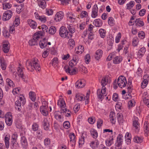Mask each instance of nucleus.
<instances>
[{"label": "nucleus", "instance_id": "ddd939ff", "mask_svg": "<svg viewBox=\"0 0 149 149\" xmlns=\"http://www.w3.org/2000/svg\"><path fill=\"white\" fill-rule=\"evenodd\" d=\"M97 95L99 99L101 100L103 99L104 96H105L107 95L106 89H104V91L102 88L101 90L98 89L97 91Z\"/></svg>", "mask_w": 149, "mask_h": 149}, {"label": "nucleus", "instance_id": "39448f33", "mask_svg": "<svg viewBox=\"0 0 149 149\" xmlns=\"http://www.w3.org/2000/svg\"><path fill=\"white\" fill-rule=\"evenodd\" d=\"M59 34L63 38H71L72 36V34H70L69 32L68 31L66 28L63 26L61 27L60 29Z\"/></svg>", "mask_w": 149, "mask_h": 149}, {"label": "nucleus", "instance_id": "603ef678", "mask_svg": "<svg viewBox=\"0 0 149 149\" xmlns=\"http://www.w3.org/2000/svg\"><path fill=\"white\" fill-rule=\"evenodd\" d=\"M77 59H73L69 62V64L71 67L75 65L77 63Z\"/></svg>", "mask_w": 149, "mask_h": 149}, {"label": "nucleus", "instance_id": "1a4fd4ad", "mask_svg": "<svg viewBox=\"0 0 149 149\" xmlns=\"http://www.w3.org/2000/svg\"><path fill=\"white\" fill-rule=\"evenodd\" d=\"M5 122L7 125L10 126L13 123V116L10 112L7 113L5 116Z\"/></svg>", "mask_w": 149, "mask_h": 149}, {"label": "nucleus", "instance_id": "a18cd8bd", "mask_svg": "<svg viewBox=\"0 0 149 149\" xmlns=\"http://www.w3.org/2000/svg\"><path fill=\"white\" fill-rule=\"evenodd\" d=\"M54 117L55 118L60 122H62L63 121V117L58 113H56Z\"/></svg>", "mask_w": 149, "mask_h": 149}, {"label": "nucleus", "instance_id": "5701e85b", "mask_svg": "<svg viewBox=\"0 0 149 149\" xmlns=\"http://www.w3.org/2000/svg\"><path fill=\"white\" fill-rule=\"evenodd\" d=\"M85 86L84 81L82 80H78L75 83V86L77 88H82Z\"/></svg>", "mask_w": 149, "mask_h": 149}, {"label": "nucleus", "instance_id": "cd10ccee", "mask_svg": "<svg viewBox=\"0 0 149 149\" xmlns=\"http://www.w3.org/2000/svg\"><path fill=\"white\" fill-rule=\"evenodd\" d=\"M20 143L23 148H26L28 143L27 140L25 137L22 136L21 137Z\"/></svg>", "mask_w": 149, "mask_h": 149}, {"label": "nucleus", "instance_id": "2f4dec72", "mask_svg": "<svg viewBox=\"0 0 149 149\" xmlns=\"http://www.w3.org/2000/svg\"><path fill=\"white\" fill-rule=\"evenodd\" d=\"M123 139V136L121 134H119L117 138V145L119 146L122 144Z\"/></svg>", "mask_w": 149, "mask_h": 149}, {"label": "nucleus", "instance_id": "4468645a", "mask_svg": "<svg viewBox=\"0 0 149 149\" xmlns=\"http://www.w3.org/2000/svg\"><path fill=\"white\" fill-rule=\"evenodd\" d=\"M2 50L5 53H8L10 49V45L8 41L5 40L3 42Z\"/></svg>", "mask_w": 149, "mask_h": 149}, {"label": "nucleus", "instance_id": "49530a36", "mask_svg": "<svg viewBox=\"0 0 149 149\" xmlns=\"http://www.w3.org/2000/svg\"><path fill=\"white\" fill-rule=\"evenodd\" d=\"M113 138H110L107 139L105 141V143L107 146H111L113 143Z\"/></svg>", "mask_w": 149, "mask_h": 149}, {"label": "nucleus", "instance_id": "c9c22d12", "mask_svg": "<svg viewBox=\"0 0 149 149\" xmlns=\"http://www.w3.org/2000/svg\"><path fill=\"white\" fill-rule=\"evenodd\" d=\"M146 51V49L144 47L141 48L139 51L138 56L139 58H141L144 55Z\"/></svg>", "mask_w": 149, "mask_h": 149}, {"label": "nucleus", "instance_id": "e433bc0d", "mask_svg": "<svg viewBox=\"0 0 149 149\" xmlns=\"http://www.w3.org/2000/svg\"><path fill=\"white\" fill-rule=\"evenodd\" d=\"M133 141L136 143H141L143 141V138L142 137L136 136L133 138Z\"/></svg>", "mask_w": 149, "mask_h": 149}, {"label": "nucleus", "instance_id": "2eb2a0df", "mask_svg": "<svg viewBox=\"0 0 149 149\" xmlns=\"http://www.w3.org/2000/svg\"><path fill=\"white\" fill-rule=\"evenodd\" d=\"M87 137L86 133L83 132L81 134V137L79 138V144L80 147H81L82 145L84 144L85 142V139Z\"/></svg>", "mask_w": 149, "mask_h": 149}, {"label": "nucleus", "instance_id": "5fc2aeb1", "mask_svg": "<svg viewBox=\"0 0 149 149\" xmlns=\"http://www.w3.org/2000/svg\"><path fill=\"white\" fill-rule=\"evenodd\" d=\"M69 137L70 139V141L73 143H74L76 141L75 136L74 133H71L69 134Z\"/></svg>", "mask_w": 149, "mask_h": 149}, {"label": "nucleus", "instance_id": "7ed1b4c3", "mask_svg": "<svg viewBox=\"0 0 149 149\" xmlns=\"http://www.w3.org/2000/svg\"><path fill=\"white\" fill-rule=\"evenodd\" d=\"M117 83L119 87L123 88L125 87L127 84V81L126 78L124 76H121L118 77V80H115L113 83L114 88L116 86Z\"/></svg>", "mask_w": 149, "mask_h": 149}, {"label": "nucleus", "instance_id": "69168bd1", "mask_svg": "<svg viewBox=\"0 0 149 149\" xmlns=\"http://www.w3.org/2000/svg\"><path fill=\"white\" fill-rule=\"evenodd\" d=\"M54 13L53 10L51 8H47L46 9L45 14L48 15H52Z\"/></svg>", "mask_w": 149, "mask_h": 149}, {"label": "nucleus", "instance_id": "052dcab7", "mask_svg": "<svg viewBox=\"0 0 149 149\" xmlns=\"http://www.w3.org/2000/svg\"><path fill=\"white\" fill-rule=\"evenodd\" d=\"M135 16H132L130 19V20L128 22V24L129 26H132L134 25L135 23Z\"/></svg>", "mask_w": 149, "mask_h": 149}, {"label": "nucleus", "instance_id": "a878e982", "mask_svg": "<svg viewBox=\"0 0 149 149\" xmlns=\"http://www.w3.org/2000/svg\"><path fill=\"white\" fill-rule=\"evenodd\" d=\"M90 146L93 149L97 148L99 145L98 141L96 140L94 141H92L89 144Z\"/></svg>", "mask_w": 149, "mask_h": 149}, {"label": "nucleus", "instance_id": "c85d7f7f", "mask_svg": "<svg viewBox=\"0 0 149 149\" xmlns=\"http://www.w3.org/2000/svg\"><path fill=\"white\" fill-rule=\"evenodd\" d=\"M67 28L69 31L70 34H72L74 33L75 31V28L74 26L72 24H67Z\"/></svg>", "mask_w": 149, "mask_h": 149}, {"label": "nucleus", "instance_id": "7c9ffc66", "mask_svg": "<svg viewBox=\"0 0 149 149\" xmlns=\"http://www.w3.org/2000/svg\"><path fill=\"white\" fill-rule=\"evenodd\" d=\"M37 2L40 7L44 9L46 6V3L45 0H37Z\"/></svg>", "mask_w": 149, "mask_h": 149}, {"label": "nucleus", "instance_id": "f8f14e48", "mask_svg": "<svg viewBox=\"0 0 149 149\" xmlns=\"http://www.w3.org/2000/svg\"><path fill=\"white\" fill-rule=\"evenodd\" d=\"M13 13L11 11L8 10L6 11L3 14L2 20L4 21L9 20L12 16Z\"/></svg>", "mask_w": 149, "mask_h": 149}, {"label": "nucleus", "instance_id": "a211bd4d", "mask_svg": "<svg viewBox=\"0 0 149 149\" xmlns=\"http://www.w3.org/2000/svg\"><path fill=\"white\" fill-rule=\"evenodd\" d=\"M108 81V77L107 76H105L103 77L100 81L101 85L102 86V88L103 90L104 89H106L105 86L107 84Z\"/></svg>", "mask_w": 149, "mask_h": 149}, {"label": "nucleus", "instance_id": "b1692460", "mask_svg": "<svg viewBox=\"0 0 149 149\" xmlns=\"http://www.w3.org/2000/svg\"><path fill=\"white\" fill-rule=\"evenodd\" d=\"M43 125L45 130H47L49 129V123L47 118H44L43 121Z\"/></svg>", "mask_w": 149, "mask_h": 149}, {"label": "nucleus", "instance_id": "13d9d810", "mask_svg": "<svg viewBox=\"0 0 149 149\" xmlns=\"http://www.w3.org/2000/svg\"><path fill=\"white\" fill-rule=\"evenodd\" d=\"M41 36L42 35L41 33L36 32L34 34L33 38L37 41V40L40 38Z\"/></svg>", "mask_w": 149, "mask_h": 149}, {"label": "nucleus", "instance_id": "6e6552de", "mask_svg": "<svg viewBox=\"0 0 149 149\" xmlns=\"http://www.w3.org/2000/svg\"><path fill=\"white\" fill-rule=\"evenodd\" d=\"M17 72H14L13 73V75H15L16 78L18 77H21L24 81H26L27 80L24 79V77L23 75V72L22 69L20 67L17 68Z\"/></svg>", "mask_w": 149, "mask_h": 149}, {"label": "nucleus", "instance_id": "864d4df0", "mask_svg": "<svg viewBox=\"0 0 149 149\" xmlns=\"http://www.w3.org/2000/svg\"><path fill=\"white\" fill-rule=\"evenodd\" d=\"M107 42L108 44L110 46H112L114 42V39L111 36L107 38Z\"/></svg>", "mask_w": 149, "mask_h": 149}, {"label": "nucleus", "instance_id": "58836bf2", "mask_svg": "<svg viewBox=\"0 0 149 149\" xmlns=\"http://www.w3.org/2000/svg\"><path fill=\"white\" fill-rule=\"evenodd\" d=\"M93 24L96 27H100L102 24V20L100 19H95L93 22Z\"/></svg>", "mask_w": 149, "mask_h": 149}, {"label": "nucleus", "instance_id": "4d7b16f0", "mask_svg": "<svg viewBox=\"0 0 149 149\" xmlns=\"http://www.w3.org/2000/svg\"><path fill=\"white\" fill-rule=\"evenodd\" d=\"M3 10H7L11 7L12 5L9 3H3Z\"/></svg>", "mask_w": 149, "mask_h": 149}, {"label": "nucleus", "instance_id": "37998d69", "mask_svg": "<svg viewBox=\"0 0 149 149\" xmlns=\"http://www.w3.org/2000/svg\"><path fill=\"white\" fill-rule=\"evenodd\" d=\"M99 33L100 37L102 38H104L106 36V31L103 29H100L99 30Z\"/></svg>", "mask_w": 149, "mask_h": 149}, {"label": "nucleus", "instance_id": "dca6fc26", "mask_svg": "<svg viewBox=\"0 0 149 149\" xmlns=\"http://www.w3.org/2000/svg\"><path fill=\"white\" fill-rule=\"evenodd\" d=\"M98 8L97 6V5L96 4H95L93 6L92 13L91 14V16L93 18H96L98 15Z\"/></svg>", "mask_w": 149, "mask_h": 149}, {"label": "nucleus", "instance_id": "774afa93", "mask_svg": "<svg viewBox=\"0 0 149 149\" xmlns=\"http://www.w3.org/2000/svg\"><path fill=\"white\" fill-rule=\"evenodd\" d=\"M142 72L141 69L140 68H138L135 74V76L137 77L141 76L142 74Z\"/></svg>", "mask_w": 149, "mask_h": 149}, {"label": "nucleus", "instance_id": "f257e3e1", "mask_svg": "<svg viewBox=\"0 0 149 149\" xmlns=\"http://www.w3.org/2000/svg\"><path fill=\"white\" fill-rule=\"evenodd\" d=\"M26 66L29 70L32 71L34 70L40 71L41 68L38 60L34 58L31 60H28L26 62Z\"/></svg>", "mask_w": 149, "mask_h": 149}, {"label": "nucleus", "instance_id": "f03ea898", "mask_svg": "<svg viewBox=\"0 0 149 149\" xmlns=\"http://www.w3.org/2000/svg\"><path fill=\"white\" fill-rule=\"evenodd\" d=\"M26 103V99L23 95H19L18 100L15 102V108L18 111L21 110L22 109L21 105H24Z\"/></svg>", "mask_w": 149, "mask_h": 149}, {"label": "nucleus", "instance_id": "9b49d317", "mask_svg": "<svg viewBox=\"0 0 149 149\" xmlns=\"http://www.w3.org/2000/svg\"><path fill=\"white\" fill-rule=\"evenodd\" d=\"M140 125L139 122V118L137 117H134L133 122V126L136 132H138L139 130Z\"/></svg>", "mask_w": 149, "mask_h": 149}, {"label": "nucleus", "instance_id": "20e7f679", "mask_svg": "<svg viewBox=\"0 0 149 149\" xmlns=\"http://www.w3.org/2000/svg\"><path fill=\"white\" fill-rule=\"evenodd\" d=\"M90 92L88 91L86 93V95L85 97L84 96V95L79 93L77 94L76 95V99L79 101H82L85 100V104H88L89 102V97Z\"/></svg>", "mask_w": 149, "mask_h": 149}, {"label": "nucleus", "instance_id": "aec40b11", "mask_svg": "<svg viewBox=\"0 0 149 149\" xmlns=\"http://www.w3.org/2000/svg\"><path fill=\"white\" fill-rule=\"evenodd\" d=\"M109 117L111 123L113 124H115L116 122V117L115 113L112 111H111L110 112Z\"/></svg>", "mask_w": 149, "mask_h": 149}, {"label": "nucleus", "instance_id": "bf43d9fd", "mask_svg": "<svg viewBox=\"0 0 149 149\" xmlns=\"http://www.w3.org/2000/svg\"><path fill=\"white\" fill-rule=\"evenodd\" d=\"M108 24L111 26H113L115 24V21L113 18L111 17L109 18L108 21Z\"/></svg>", "mask_w": 149, "mask_h": 149}, {"label": "nucleus", "instance_id": "e2e57ef3", "mask_svg": "<svg viewBox=\"0 0 149 149\" xmlns=\"http://www.w3.org/2000/svg\"><path fill=\"white\" fill-rule=\"evenodd\" d=\"M7 84L10 87H13L15 86V84L13 81L10 79H7L6 80Z\"/></svg>", "mask_w": 149, "mask_h": 149}, {"label": "nucleus", "instance_id": "ea45409f", "mask_svg": "<svg viewBox=\"0 0 149 149\" xmlns=\"http://www.w3.org/2000/svg\"><path fill=\"white\" fill-rule=\"evenodd\" d=\"M135 23L136 26H138L139 27H142L144 25L143 22L140 18L136 19L135 20Z\"/></svg>", "mask_w": 149, "mask_h": 149}, {"label": "nucleus", "instance_id": "09e8293b", "mask_svg": "<svg viewBox=\"0 0 149 149\" xmlns=\"http://www.w3.org/2000/svg\"><path fill=\"white\" fill-rule=\"evenodd\" d=\"M16 126L17 128L19 129H21L22 130L24 131L25 128H24L23 126L22 125L21 122L19 121H17L16 123Z\"/></svg>", "mask_w": 149, "mask_h": 149}, {"label": "nucleus", "instance_id": "680f3d73", "mask_svg": "<svg viewBox=\"0 0 149 149\" xmlns=\"http://www.w3.org/2000/svg\"><path fill=\"white\" fill-rule=\"evenodd\" d=\"M135 4L134 2L133 1H131L129 3L126 4L127 9H130L131 8L133 7Z\"/></svg>", "mask_w": 149, "mask_h": 149}, {"label": "nucleus", "instance_id": "c756f323", "mask_svg": "<svg viewBox=\"0 0 149 149\" xmlns=\"http://www.w3.org/2000/svg\"><path fill=\"white\" fill-rule=\"evenodd\" d=\"M47 39L44 38L40 40L39 42V45L42 49L45 48L47 46Z\"/></svg>", "mask_w": 149, "mask_h": 149}, {"label": "nucleus", "instance_id": "4be33fe9", "mask_svg": "<svg viewBox=\"0 0 149 149\" xmlns=\"http://www.w3.org/2000/svg\"><path fill=\"white\" fill-rule=\"evenodd\" d=\"M117 117L119 124L121 125H123L125 123L123 120V116L121 113H118L117 114Z\"/></svg>", "mask_w": 149, "mask_h": 149}, {"label": "nucleus", "instance_id": "6e6d98bb", "mask_svg": "<svg viewBox=\"0 0 149 149\" xmlns=\"http://www.w3.org/2000/svg\"><path fill=\"white\" fill-rule=\"evenodd\" d=\"M56 28L53 26H51L49 30V32L51 34H54L56 32Z\"/></svg>", "mask_w": 149, "mask_h": 149}, {"label": "nucleus", "instance_id": "473e14b6", "mask_svg": "<svg viewBox=\"0 0 149 149\" xmlns=\"http://www.w3.org/2000/svg\"><path fill=\"white\" fill-rule=\"evenodd\" d=\"M139 42V40L138 38L136 37H134L132 41V45L134 47H137Z\"/></svg>", "mask_w": 149, "mask_h": 149}, {"label": "nucleus", "instance_id": "bb28decb", "mask_svg": "<svg viewBox=\"0 0 149 149\" xmlns=\"http://www.w3.org/2000/svg\"><path fill=\"white\" fill-rule=\"evenodd\" d=\"M28 24L29 26L32 29H35L37 27V23L32 19H29L28 20Z\"/></svg>", "mask_w": 149, "mask_h": 149}, {"label": "nucleus", "instance_id": "f3484780", "mask_svg": "<svg viewBox=\"0 0 149 149\" xmlns=\"http://www.w3.org/2000/svg\"><path fill=\"white\" fill-rule=\"evenodd\" d=\"M64 15L62 11L57 12L55 16L54 20L56 22L60 21L63 18Z\"/></svg>", "mask_w": 149, "mask_h": 149}, {"label": "nucleus", "instance_id": "6ab92c4d", "mask_svg": "<svg viewBox=\"0 0 149 149\" xmlns=\"http://www.w3.org/2000/svg\"><path fill=\"white\" fill-rule=\"evenodd\" d=\"M103 51L101 49H98L96 51L94 55L96 60H99L102 57Z\"/></svg>", "mask_w": 149, "mask_h": 149}, {"label": "nucleus", "instance_id": "423d86ee", "mask_svg": "<svg viewBox=\"0 0 149 149\" xmlns=\"http://www.w3.org/2000/svg\"><path fill=\"white\" fill-rule=\"evenodd\" d=\"M67 17L68 23H72L76 21L77 16L74 13L70 12H68L67 13Z\"/></svg>", "mask_w": 149, "mask_h": 149}, {"label": "nucleus", "instance_id": "3c124183", "mask_svg": "<svg viewBox=\"0 0 149 149\" xmlns=\"http://www.w3.org/2000/svg\"><path fill=\"white\" fill-rule=\"evenodd\" d=\"M61 112L65 113L66 114L65 116L67 117H69L71 116V112L70 110L67 109H64L61 110Z\"/></svg>", "mask_w": 149, "mask_h": 149}, {"label": "nucleus", "instance_id": "8fccbe9b", "mask_svg": "<svg viewBox=\"0 0 149 149\" xmlns=\"http://www.w3.org/2000/svg\"><path fill=\"white\" fill-rule=\"evenodd\" d=\"M90 132L93 138L95 139L97 137L98 134L96 130L93 129H91Z\"/></svg>", "mask_w": 149, "mask_h": 149}, {"label": "nucleus", "instance_id": "412c9836", "mask_svg": "<svg viewBox=\"0 0 149 149\" xmlns=\"http://www.w3.org/2000/svg\"><path fill=\"white\" fill-rule=\"evenodd\" d=\"M10 137V136L9 135H7L6 134H5L3 136L6 147L7 148H8L9 147Z\"/></svg>", "mask_w": 149, "mask_h": 149}, {"label": "nucleus", "instance_id": "0e129e2a", "mask_svg": "<svg viewBox=\"0 0 149 149\" xmlns=\"http://www.w3.org/2000/svg\"><path fill=\"white\" fill-rule=\"evenodd\" d=\"M85 62L86 64H88L91 61L90 55L89 54H86L84 57Z\"/></svg>", "mask_w": 149, "mask_h": 149}, {"label": "nucleus", "instance_id": "393cba45", "mask_svg": "<svg viewBox=\"0 0 149 149\" xmlns=\"http://www.w3.org/2000/svg\"><path fill=\"white\" fill-rule=\"evenodd\" d=\"M84 48L83 46L80 45L75 48V52L76 54H80L84 52Z\"/></svg>", "mask_w": 149, "mask_h": 149}, {"label": "nucleus", "instance_id": "9d476101", "mask_svg": "<svg viewBox=\"0 0 149 149\" xmlns=\"http://www.w3.org/2000/svg\"><path fill=\"white\" fill-rule=\"evenodd\" d=\"M63 69L66 73L70 75L76 74L78 72L76 68H71L68 65H65Z\"/></svg>", "mask_w": 149, "mask_h": 149}, {"label": "nucleus", "instance_id": "4c0bfd02", "mask_svg": "<svg viewBox=\"0 0 149 149\" xmlns=\"http://www.w3.org/2000/svg\"><path fill=\"white\" fill-rule=\"evenodd\" d=\"M57 105L61 108H64L66 106V104L64 101L62 99H60L58 100Z\"/></svg>", "mask_w": 149, "mask_h": 149}, {"label": "nucleus", "instance_id": "c03bdc74", "mask_svg": "<svg viewBox=\"0 0 149 149\" xmlns=\"http://www.w3.org/2000/svg\"><path fill=\"white\" fill-rule=\"evenodd\" d=\"M29 97L32 101H34L36 99V94L35 93L32 91H31L29 93Z\"/></svg>", "mask_w": 149, "mask_h": 149}, {"label": "nucleus", "instance_id": "de8ad7c7", "mask_svg": "<svg viewBox=\"0 0 149 149\" xmlns=\"http://www.w3.org/2000/svg\"><path fill=\"white\" fill-rule=\"evenodd\" d=\"M58 63V59L56 57L54 58L51 61V63L54 67L56 66Z\"/></svg>", "mask_w": 149, "mask_h": 149}, {"label": "nucleus", "instance_id": "79ce46f5", "mask_svg": "<svg viewBox=\"0 0 149 149\" xmlns=\"http://www.w3.org/2000/svg\"><path fill=\"white\" fill-rule=\"evenodd\" d=\"M144 132L147 135L149 134V129L148 127V121H146L144 125Z\"/></svg>", "mask_w": 149, "mask_h": 149}, {"label": "nucleus", "instance_id": "72a5a7b5", "mask_svg": "<svg viewBox=\"0 0 149 149\" xmlns=\"http://www.w3.org/2000/svg\"><path fill=\"white\" fill-rule=\"evenodd\" d=\"M122 57L120 56H115L113 59V63L115 64H118L120 63L122 61Z\"/></svg>", "mask_w": 149, "mask_h": 149}, {"label": "nucleus", "instance_id": "338daca9", "mask_svg": "<svg viewBox=\"0 0 149 149\" xmlns=\"http://www.w3.org/2000/svg\"><path fill=\"white\" fill-rule=\"evenodd\" d=\"M148 81L146 79H144L143 81H142L141 84V87L143 89L145 88L147 86L148 84Z\"/></svg>", "mask_w": 149, "mask_h": 149}, {"label": "nucleus", "instance_id": "a19ab883", "mask_svg": "<svg viewBox=\"0 0 149 149\" xmlns=\"http://www.w3.org/2000/svg\"><path fill=\"white\" fill-rule=\"evenodd\" d=\"M7 66V63L6 61L2 58H1V67L3 70L6 68Z\"/></svg>", "mask_w": 149, "mask_h": 149}, {"label": "nucleus", "instance_id": "0eeeda50", "mask_svg": "<svg viewBox=\"0 0 149 149\" xmlns=\"http://www.w3.org/2000/svg\"><path fill=\"white\" fill-rule=\"evenodd\" d=\"M42 105L40 106V110L43 116H47L48 115V108L46 102L42 103Z\"/></svg>", "mask_w": 149, "mask_h": 149}, {"label": "nucleus", "instance_id": "f704fd0d", "mask_svg": "<svg viewBox=\"0 0 149 149\" xmlns=\"http://www.w3.org/2000/svg\"><path fill=\"white\" fill-rule=\"evenodd\" d=\"M68 47L70 49H72L75 45V42L74 40L72 39H70L68 42Z\"/></svg>", "mask_w": 149, "mask_h": 149}]
</instances>
